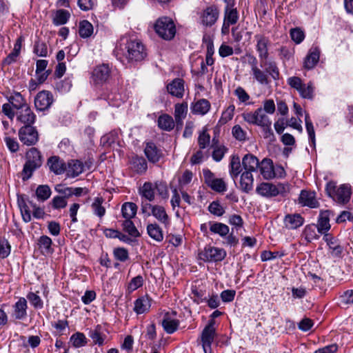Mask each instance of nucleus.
Here are the masks:
<instances>
[{
    "label": "nucleus",
    "mask_w": 353,
    "mask_h": 353,
    "mask_svg": "<svg viewBox=\"0 0 353 353\" xmlns=\"http://www.w3.org/2000/svg\"><path fill=\"white\" fill-rule=\"evenodd\" d=\"M299 200L302 205L308 206L312 208H316L319 205L314 192L302 190Z\"/></svg>",
    "instance_id": "nucleus-18"
},
{
    "label": "nucleus",
    "mask_w": 353,
    "mask_h": 353,
    "mask_svg": "<svg viewBox=\"0 0 353 353\" xmlns=\"http://www.w3.org/2000/svg\"><path fill=\"white\" fill-rule=\"evenodd\" d=\"M9 102L17 111L23 108V105H28L22 95L19 92L10 97Z\"/></svg>",
    "instance_id": "nucleus-48"
},
{
    "label": "nucleus",
    "mask_w": 353,
    "mask_h": 353,
    "mask_svg": "<svg viewBox=\"0 0 353 353\" xmlns=\"http://www.w3.org/2000/svg\"><path fill=\"white\" fill-rule=\"evenodd\" d=\"M209 187L217 192H223L227 189L226 183L222 179H216Z\"/></svg>",
    "instance_id": "nucleus-63"
},
{
    "label": "nucleus",
    "mask_w": 353,
    "mask_h": 353,
    "mask_svg": "<svg viewBox=\"0 0 353 353\" xmlns=\"http://www.w3.org/2000/svg\"><path fill=\"white\" fill-rule=\"evenodd\" d=\"M158 126L160 129L170 132L174 128L175 121L173 118L168 114H163L158 118Z\"/></svg>",
    "instance_id": "nucleus-34"
},
{
    "label": "nucleus",
    "mask_w": 353,
    "mask_h": 353,
    "mask_svg": "<svg viewBox=\"0 0 353 353\" xmlns=\"http://www.w3.org/2000/svg\"><path fill=\"white\" fill-rule=\"evenodd\" d=\"M227 5L224 10V28H230V26L234 25L239 20V12L234 8V1L230 0L225 1Z\"/></svg>",
    "instance_id": "nucleus-9"
},
{
    "label": "nucleus",
    "mask_w": 353,
    "mask_h": 353,
    "mask_svg": "<svg viewBox=\"0 0 353 353\" xmlns=\"http://www.w3.org/2000/svg\"><path fill=\"white\" fill-rule=\"evenodd\" d=\"M184 80L176 78L167 85L169 94L177 98H182L184 94Z\"/></svg>",
    "instance_id": "nucleus-14"
},
{
    "label": "nucleus",
    "mask_w": 353,
    "mask_h": 353,
    "mask_svg": "<svg viewBox=\"0 0 353 353\" xmlns=\"http://www.w3.org/2000/svg\"><path fill=\"white\" fill-rule=\"evenodd\" d=\"M152 299L148 296H143L134 301V310L137 314L148 312L151 307Z\"/></svg>",
    "instance_id": "nucleus-23"
},
{
    "label": "nucleus",
    "mask_w": 353,
    "mask_h": 353,
    "mask_svg": "<svg viewBox=\"0 0 353 353\" xmlns=\"http://www.w3.org/2000/svg\"><path fill=\"white\" fill-rule=\"evenodd\" d=\"M123 230L127 232L130 236L133 237H138L140 234L135 227L134 223L130 219H125L122 223Z\"/></svg>",
    "instance_id": "nucleus-47"
},
{
    "label": "nucleus",
    "mask_w": 353,
    "mask_h": 353,
    "mask_svg": "<svg viewBox=\"0 0 353 353\" xmlns=\"http://www.w3.org/2000/svg\"><path fill=\"white\" fill-rule=\"evenodd\" d=\"M137 211V205L132 202H125L122 205L121 213L125 219H132L135 216Z\"/></svg>",
    "instance_id": "nucleus-39"
},
{
    "label": "nucleus",
    "mask_w": 353,
    "mask_h": 353,
    "mask_svg": "<svg viewBox=\"0 0 353 353\" xmlns=\"http://www.w3.org/2000/svg\"><path fill=\"white\" fill-rule=\"evenodd\" d=\"M219 10L214 6L206 8L201 14V23L205 26H212L214 25L219 17Z\"/></svg>",
    "instance_id": "nucleus-12"
},
{
    "label": "nucleus",
    "mask_w": 353,
    "mask_h": 353,
    "mask_svg": "<svg viewBox=\"0 0 353 353\" xmlns=\"http://www.w3.org/2000/svg\"><path fill=\"white\" fill-rule=\"evenodd\" d=\"M84 170V165L79 160L72 159L68 163L66 167L67 175L70 177H76L81 174Z\"/></svg>",
    "instance_id": "nucleus-26"
},
{
    "label": "nucleus",
    "mask_w": 353,
    "mask_h": 353,
    "mask_svg": "<svg viewBox=\"0 0 353 353\" xmlns=\"http://www.w3.org/2000/svg\"><path fill=\"white\" fill-rule=\"evenodd\" d=\"M256 192L259 195L264 197H273L275 196V185L263 182L259 184L256 188Z\"/></svg>",
    "instance_id": "nucleus-28"
},
{
    "label": "nucleus",
    "mask_w": 353,
    "mask_h": 353,
    "mask_svg": "<svg viewBox=\"0 0 353 353\" xmlns=\"http://www.w3.org/2000/svg\"><path fill=\"white\" fill-rule=\"evenodd\" d=\"M259 163L258 158L252 154H247L242 159L243 172L252 173L257 171Z\"/></svg>",
    "instance_id": "nucleus-17"
},
{
    "label": "nucleus",
    "mask_w": 353,
    "mask_h": 353,
    "mask_svg": "<svg viewBox=\"0 0 353 353\" xmlns=\"http://www.w3.org/2000/svg\"><path fill=\"white\" fill-rule=\"evenodd\" d=\"M325 241L327 242L329 248L331 250L332 255L334 256H340L343 251L342 247L339 245H335L333 239L329 238L327 236H325Z\"/></svg>",
    "instance_id": "nucleus-60"
},
{
    "label": "nucleus",
    "mask_w": 353,
    "mask_h": 353,
    "mask_svg": "<svg viewBox=\"0 0 353 353\" xmlns=\"http://www.w3.org/2000/svg\"><path fill=\"white\" fill-rule=\"evenodd\" d=\"M139 194L148 201H152L155 197L154 184L151 182H145L139 189Z\"/></svg>",
    "instance_id": "nucleus-35"
},
{
    "label": "nucleus",
    "mask_w": 353,
    "mask_h": 353,
    "mask_svg": "<svg viewBox=\"0 0 353 353\" xmlns=\"http://www.w3.org/2000/svg\"><path fill=\"white\" fill-rule=\"evenodd\" d=\"M230 174L231 177L235 180L239 174L242 172V167L241 164L240 158L236 155L231 157L230 162Z\"/></svg>",
    "instance_id": "nucleus-36"
},
{
    "label": "nucleus",
    "mask_w": 353,
    "mask_h": 353,
    "mask_svg": "<svg viewBox=\"0 0 353 353\" xmlns=\"http://www.w3.org/2000/svg\"><path fill=\"white\" fill-rule=\"evenodd\" d=\"M256 50L258 52L260 63L259 64L256 57L248 54V64L251 68V75L254 81L262 85H269L272 79L278 81L280 78V71L277 63L274 61H268L269 46L268 37L263 34L254 36Z\"/></svg>",
    "instance_id": "nucleus-1"
},
{
    "label": "nucleus",
    "mask_w": 353,
    "mask_h": 353,
    "mask_svg": "<svg viewBox=\"0 0 353 353\" xmlns=\"http://www.w3.org/2000/svg\"><path fill=\"white\" fill-rule=\"evenodd\" d=\"M210 142V136L207 132V129L205 128L202 132L199 134L198 137V144L199 145L200 149H205L209 145Z\"/></svg>",
    "instance_id": "nucleus-59"
},
{
    "label": "nucleus",
    "mask_w": 353,
    "mask_h": 353,
    "mask_svg": "<svg viewBox=\"0 0 353 353\" xmlns=\"http://www.w3.org/2000/svg\"><path fill=\"white\" fill-rule=\"evenodd\" d=\"M260 172L265 179H271L275 176L273 162L270 159H264L260 163Z\"/></svg>",
    "instance_id": "nucleus-22"
},
{
    "label": "nucleus",
    "mask_w": 353,
    "mask_h": 353,
    "mask_svg": "<svg viewBox=\"0 0 353 353\" xmlns=\"http://www.w3.org/2000/svg\"><path fill=\"white\" fill-rule=\"evenodd\" d=\"M13 316L18 320L24 319L27 316V301L25 298L21 297L13 305Z\"/></svg>",
    "instance_id": "nucleus-21"
},
{
    "label": "nucleus",
    "mask_w": 353,
    "mask_h": 353,
    "mask_svg": "<svg viewBox=\"0 0 353 353\" xmlns=\"http://www.w3.org/2000/svg\"><path fill=\"white\" fill-rule=\"evenodd\" d=\"M210 108V103L205 99H199L192 104L191 107L192 112L196 114L204 115Z\"/></svg>",
    "instance_id": "nucleus-31"
},
{
    "label": "nucleus",
    "mask_w": 353,
    "mask_h": 353,
    "mask_svg": "<svg viewBox=\"0 0 353 353\" xmlns=\"http://www.w3.org/2000/svg\"><path fill=\"white\" fill-rule=\"evenodd\" d=\"M326 192L328 195L341 204H345L349 202L352 192L350 186L347 184H343L339 187L336 185L333 181H330L326 185Z\"/></svg>",
    "instance_id": "nucleus-4"
},
{
    "label": "nucleus",
    "mask_w": 353,
    "mask_h": 353,
    "mask_svg": "<svg viewBox=\"0 0 353 353\" xmlns=\"http://www.w3.org/2000/svg\"><path fill=\"white\" fill-rule=\"evenodd\" d=\"M16 115L17 120L24 125H32L36 120V115L28 105H23V108L18 110Z\"/></svg>",
    "instance_id": "nucleus-11"
},
{
    "label": "nucleus",
    "mask_w": 353,
    "mask_h": 353,
    "mask_svg": "<svg viewBox=\"0 0 353 353\" xmlns=\"http://www.w3.org/2000/svg\"><path fill=\"white\" fill-rule=\"evenodd\" d=\"M256 125L259 126H267L271 125L272 122L266 115L263 108H259L255 110Z\"/></svg>",
    "instance_id": "nucleus-45"
},
{
    "label": "nucleus",
    "mask_w": 353,
    "mask_h": 353,
    "mask_svg": "<svg viewBox=\"0 0 353 353\" xmlns=\"http://www.w3.org/2000/svg\"><path fill=\"white\" fill-rule=\"evenodd\" d=\"M89 336L92 340L94 344L102 345L104 343V340L106 338L105 334L102 332V327L98 325L97 327L90 331Z\"/></svg>",
    "instance_id": "nucleus-37"
},
{
    "label": "nucleus",
    "mask_w": 353,
    "mask_h": 353,
    "mask_svg": "<svg viewBox=\"0 0 353 353\" xmlns=\"http://www.w3.org/2000/svg\"><path fill=\"white\" fill-rule=\"evenodd\" d=\"M114 52L119 59L123 57L131 63L141 61L147 56L146 48L141 41L128 34L120 38Z\"/></svg>",
    "instance_id": "nucleus-2"
},
{
    "label": "nucleus",
    "mask_w": 353,
    "mask_h": 353,
    "mask_svg": "<svg viewBox=\"0 0 353 353\" xmlns=\"http://www.w3.org/2000/svg\"><path fill=\"white\" fill-rule=\"evenodd\" d=\"M27 299L34 308L41 309L43 307V301L37 293L29 292Z\"/></svg>",
    "instance_id": "nucleus-57"
},
{
    "label": "nucleus",
    "mask_w": 353,
    "mask_h": 353,
    "mask_svg": "<svg viewBox=\"0 0 353 353\" xmlns=\"http://www.w3.org/2000/svg\"><path fill=\"white\" fill-rule=\"evenodd\" d=\"M36 195L39 200H47L51 195L50 187L47 185H39L36 190Z\"/></svg>",
    "instance_id": "nucleus-51"
},
{
    "label": "nucleus",
    "mask_w": 353,
    "mask_h": 353,
    "mask_svg": "<svg viewBox=\"0 0 353 353\" xmlns=\"http://www.w3.org/2000/svg\"><path fill=\"white\" fill-rule=\"evenodd\" d=\"M302 98L312 99L314 97V87L313 83L310 81L307 84L303 83V86L297 90Z\"/></svg>",
    "instance_id": "nucleus-43"
},
{
    "label": "nucleus",
    "mask_w": 353,
    "mask_h": 353,
    "mask_svg": "<svg viewBox=\"0 0 353 353\" xmlns=\"http://www.w3.org/2000/svg\"><path fill=\"white\" fill-rule=\"evenodd\" d=\"M154 184L155 190L157 191L159 196H161L163 199H166L168 197V190L165 182L157 181Z\"/></svg>",
    "instance_id": "nucleus-62"
},
{
    "label": "nucleus",
    "mask_w": 353,
    "mask_h": 353,
    "mask_svg": "<svg viewBox=\"0 0 353 353\" xmlns=\"http://www.w3.org/2000/svg\"><path fill=\"white\" fill-rule=\"evenodd\" d=\"M332 214L330 210L321 212L316 225L319 233H325L330 229V216Z\"/></svg>",
    "instance_id": "nucleus-24"
},
{
    "label": "nucleus",
    "mask_w": 353,
    "mask_h": 353,
    "mask_svg": "<svg viewBox=\"0 0 353 353\" xmlns=\"http://www.w3.org/2000/svg\"><path fill=\"white\" fill-rule=\"evenodd\" d=\"M101 98L106 100L112 106H119L122 103L121 94L116 92H112L108 88L102 94Z\"/></svg>",
    "instance_id": "nucleus-32"
},
{
    "label": "nucleus",
    "mask_w": 353,
    "mask_h": 353,
    "mask_svg": "<svg viewBox=\"0 0 353 353\" xmlns=\"http://www.w3.org/2000/svg\"><path fill=\"white\" fill-rule=\"evenodd\" d=\"M131 168L138 174H144L148 169V163L143 157L134 156L130 161Z\"/></svg>",
    "instance_id": "nucleus-29"
},
{
    "label": "nucleus",
    "mask_w": 353,
    "mask_h": 353,
    "mask_svg": "<svg viewBox=\"0 0 353 353\" xmlns=\"http://www.w3.org/2000/svg\"><path fill=\"white\" fill-rule=\"evenodd\" d=\"M147 232L150 238L157 242H161L163 240V230L157 223L148 224Z\"/></svg>",
    "instance_id": "nucleus-33"
},
{
    "label": "nucleus",
    "mask_w": 353,
    "mask_h": 353,
    "mask_svg": "<svg viewBox=\"0 0 353 353\" xmlns=\"http://www.w3.org/2000/svg\"><path fill=\"white\" fill-rule=\"evenodd\" d=\"M283 221L286 228L294 230L303 224L304 219L299 214H289L285 216Z\"/></svg>",
    "instance_id": "nucleus-19"
},
{
    "label": "nucleus",
    "mask_w": 353,
    "mask_h": 353,
    "mask_svg": "<svg viewBox=\"0 0 353 353\" xmlns=\"http://www.w3.org/2000/svg\"><path fill=\"white\" fill-rule=\"evenodd\" d=\"M320 57V50L317 47L312 48L304 61V68L310 70L312 69L319 62Z\"/></svg>",
    "instance_id": "nucleus-27"
},
{
    "label": "nucleus",
    "mask_w": 353,
    "mask_h": 353,
    "mask_svg": "<svg viewBox=\"0 0 353 353\" xmlns=\"http://www.w3.org/2000/svg\"><path fill=\"white\" fill-rule=\"evenodd\" d=\"M19 140L26 145H34L39 140V134L32 125H23L19 130Z\"/></svg>",
    "instance_id": "nucleus-7"
},
{
    "label": "nucleus",
    "mask_w": 353,
    "mask_h": 353,
    "mask_svg": "<svg viewBox=\"0 0 353 353\" xmlns=\"http://www.w3.org/2000/svg\"><path fill=\"white\" fill-rule=\"evenodd\" d=\"M33 52L39 57H47L48 47L46 43L40 41H36L34 46Z\"/></svg>",
    "instance_id": "nucleus-54"
},
{
    "label": "nucleus",
    "mask_w": 353,
    "mask_h": 353,
    "mask_svg": "<svg viewBox=\"0 0 353 353\" xmlns=\"http://www.w3.org/2000/svg\"><path fill=\"white\" fill-rule=\"evenodd\" d=\"M188 113V103H176L174 105V119L176 126L181 128L183 125V121L186 117Z\"/></svg>",
    "instance_id": "nucleus-25"
},
{
    "label": "nucleus",
    "mask_w": 353,
    "mask_h": 353,
    "mask_svg": "<svg viewBox=\"0 0 353 353\" xmlns=\"http://www.w3.org/2000/svg\"><path fill=\"white\" fill-rule=\"evenodd\" d=\"M144 153L148 161L152 163L158 162L163 157L161 150L153 142L146 143Z\"/></svg>",
    "instance_id": "nucleus-13"
},
{
    "label": "nucleus",
    "mask_w": 353,
    "mask_h": 353,
    "mask_svg": "<svg viewBox=\"0 0 353 353\" xmlns=\"http://www.w3.org/2000/svg\"><path fill=\"white\" fill-rule=\"evenodd\" d=\"M234 110L235 107L234 105H229L227 109L223 112L219 120V124L224 125L230 121L233 118Z\"/></svg>",
    "instance_id": "nucleus-53"
},
{
    "label": "nucleus",
    "mask_w": 353,
    "mask_h": 353,
    "mask_svg": "<svg viewBox=\"0 0 353 353\" xmlns=\"http://www.w3.org/2000/svg\"><path fill=\"white\" fill-rule=\"evenodd\" d=\"M228 150V149L224 145L214 146L212 159L216 162L221 161Z\"/></svg>",
    "instance_id": "nucleus-55"
},
{
    "label": "nucleus",
    "mask_w": 353,
    "mask_h": 353,
    "mask_svg": "<svg viewBox=\"0 0 353 353\" xmlns=\"http://www.w3.org/2000/svg\"><path fill=\"white\" fill-rule=\"evenodd\" d=\"M49 169L56 175H60L66 170V165L63 160L57 156H52L48 159Z\"/></svg>",
    "instance_id": "nucleus-15"
},
{
    "label": "nucleus",
    "mask_w": 353,
    "mask_h": 353,
    "mask_svg": "<svg viewBox=\"0 0 353 353\" xmlns=\"http://www.w3.org/2000/svg\"><path fill=\"white\" fill-rule=\"evenodd\" d=\"M5 143L9 150V151L12 153H15L19 150V144L18 141L14 138H12L6 134L4 137Z\"/></svg>",
    "instance_id": "nucleus-56"
},
{
    "label": "nucleus",
    "mask_w": 353,
    "mask_h": 353,
    "mask_svg": "<svg viewBox=\"0 0 353 353\" xmlns=\"http://www.w3.org/2000/svg\"><path fill=\"white\" fill-rule=\"evenodd\" d=\"M70 16V14L68 10H59L53 19V23L56 26L63 25L67 23Z\"/></svg>",
    "instance_id": "nucleus-46"
},
{
    "label": "nucleus",
    "mask_w": 353,
    "mask_h": 353,
    "mask_svg": "<svg viewBox=\"0 0 353 353\" xmlns=\"http://www.w3.org/2000/svg\"><path fill=\"white\" fill-rule=\"evenodd\" d=\"M210 230L214 234H217L221 236H225L229 234V227L222 223L209 222Z\"/></svg>",
    "instance_id": "nucleus-38"
},
{
    "label": "nucleus",
    "mask_w": 353,
    "mask_h": 353,
    "mask_svg": "<svg viewBox=\"0 0 353 353\" xmlns=\"http://www.w3.org/2000/svg\"><path fill=\"white\" fill-rule=\"evenodd\" d=\"M111 70L108 64H102L94 68L92 72V79L95 84L107 81L110 77Z\"/></svg>",
    "instance_id": "nucleus-10"
},
{
    "label": "nucleus",
    "mask_w": 353,
    "mask_h": 353,
    "mask_svg": "<svg viewBox=\"0 0 353 353\" xmlns=\"http://www.w3.org/2000/svg\"><path fill=\"white\" fill-rule=\"evenodd\" d=\"M104 199L101 196L94 198V201L91 205L92 210L96 216L102 218L105 214V208L103 206Z\"/></svg>",
    "instance_id": "nucleus-40"
},
{
    "label": "nucleus",
    "mask_w": 353,
    "mask_h": 353,
    "mask_svg": "<svg viewBox=\"0 0 353 353\" xmlns=\"http://www.w3.org/2000/svg\"><path fill=\"white\" fill-rule=\"evenodd\" d=\"M216 336V330L203 329L201 335V344L205 353H212L211 345Z\"/></svg>",
    "instance_id": "nucleus-16"
},
{
    "label": "nucleus",
    "mask_w": 353,
    "mask_h": 353,
    "mask_svg": "<svg viewBox=\"0 0 353 353\" xmlns=\"http://www.w3.org/2000/svg\"><path fill=\"white\" fill-rule=\"evenodd\" d=\"M199 255V258L205 262H219L225 258L226 252L223 248L208 245Z\"/></svg>",
    "instance_id": "nucleus-6"
},
{
    "label": "nucleus",
    "mask_w": 353,
    "mask_h": 353,
    "mask_svg": "<svg viewBox=\"0 0 353 353\" xmlns=\"http://www.w3.org/2000/svg\"><path fill=\"white\" fill-rule=\"evenodd\" d=\"M114 258L121 261L125 262L129 259V254L127 249L124 248H116L113 250Z\"/></svg>",
    "instance_id": "nucleus-58"
},
{
    "label": "nucleus",
    "mask_w": 353,
    "mask_h": 353,
    "mask_svg": "<svg viewBox=\"0 0 353 353\" xmlns=\"http://www.w3.org/2000/svg\"><path fill=\"white\" fill-rule=\"evenodd\" d=\"M233 137L239 141H245L247 139V133L239 125H235L232 129Z\"/></svg>",
    "instance_id": "nucleus-61"
},
{
    "label": "nucleus",
    "mask_w": 353,
    "mask_h": 353,
    "mask_svg": "<svg viewBox=\"0 0 353 353\" xmlns=\"http://www.w3.org/2000/svg\"><path fill=\"white\" fill-rule=\"evenodd\" d=\"M38 245L43 253L52 254L54 252V249L52 247V239L46 235L40 236L38 241Z\"/></svg>",
    "instance_id": "nucleus-42"
},
{
    "label": "nucleus",
    "mask_w": 353,
    "mask_h": 353,
    "mask_svg": "<svg viewBox=\"0 0 353 353\" xmlns=\"http://www.w3.org/2000/svg\"><path fill=\"white\" fill-rule=\"evenodd\" d=\"M161 325L165 332L172 334L178 329L179 321L165 316L162 321Z\"/></svg>",
    "instance_id": "nucleus-41"
},
{
    "label": "nucleus",
    "mask_w": 353,
    "mask_h": 353,
    "mask_svg": "<svg viewBox=\"0 0 353 353\" xmlns=\"http://www.w3.org/2000/svg\"><path fill=\"white\" fill-rule=\"evenodd\" d=\"M26 161L23 165L22 179L23 181L29 179L33 172L39 168L43 163L41 152L36 148H31L26 154Z\"/></svg>",
    "instance_id": "nucleus-3"
},
{
    "label": "nucleus",
    "mask_w": 353,
    "mask_h": 353,
    "mask_svg": "<svg viewBox=\"0 0 353 353\" xmlns=\"http://www.w3.org/2000/svg\"><path fill=\"white\" fill-rule=\"evenodd\" d=\"M151 215L154 216L159 221L164 224L165 226L170 224L169 216L165 208L161 205H154V208H152Z\"/></svg>",
    "instance_id": "nucleus-30"
},
{
    "label": "nucleus",
    "mask_w": 353,
    "mask_h": 353,
    "mask_svg": "<svg viewBox=\"0 0 353 353\" xmlns=\"http://www.w3.org/2000/svg\"><path fill=\"white\" fill-rule=\"evenodd\" d=\"M208 210L214 215L221 216L225 213V210L218 201L212 202L209 207Z\"/></svg>",
    "instance_id": "nucleus-64"
},
{
    "label": "nucleus",
    "mask_w": 353,
    "mask_h": 353,
    "mask_svg": "<svg viewBox=\"0 0 353 353\" xmlns=\"http://www.w3.org/2000/svg\"><path fill=\"white\" fill-rule=\"evenodd\" d=\"M154 29L158 35L165 40L172 39L176 34L174 21L169 17L159 18L155 23Z\"/></svg>",
    "instance_id": "nucleus-5"
},
{
    "label": "nucleus",
    "mask_w": 353,
    "mask_h": 353,
    "mask_svg": "<svg viewBox=\"0 0 353 353\" xmlns=\"http://www.w3.org/2000/svg\"><path fill=\"white\" fill-rule=\"evenodd\" d=\"M53 101L54 99L52 93L49 91L43 90L36 95L34 105L37 110L45 111L50 108Z\"/></svg>",
    "instance_id": "nucleus-8"
},
{
    "label": "nucleus",
    "mask_w": 353,
    "mask_h": 353,
    "mask_svg": "<svg viewBox=\"0 0 353 353\" xmlns=\"http://www.w3.org/2000/svg\"><path fill=\"white\" fill-rule=\"evenodd\" d=\"M254 178L252 173L243 172L239 181V188L245 193H250L253 190Z\"/></svg>",
    "instance_id": "nucleus-20"
},
{
    "label": "nucleus",
    "mask_w": 353,
    "mask_h": 353,
    "mask_svg": "<svg viewBox=\"0 0 353 353\" xmlns=\"http://www.w3.org/2000/svg\"><path fill=\"white\" fill-rule=\"evenodd\" d=\"M117 139L118 136L117 132H111L101 137V143L105 148H110L116 143Z\"/></svg>",
    "instance_id": "nucleus-52"
},
{
    "label": "nucleus",
    "mask_w": 353,
    "mask_h": 353,
    "mask_svg": "<svg viewBox=\"0 0 353 353\" xmlns=\"http://www.w3.org/2000/svg\"><path fill=\"white\" fill-rule=\"evenodd\" d=\"M70 342L75 347H80L87 344V339L84 334L77 332L70 337Z\"/></svg>",
    "instance_id": "nucleus-49"
},
{
    "label": "nucleus",
    "mask_w": 353,
    "mask_h": 353,
    "mask_svg": "<svg viewBox=\"0 0 353 353\" xmlns=\"http://www.w3.org/2000/svg\"><path fill=\"white\" fill-rule=\"evenodd\" d=\"M18 205L21 210L23 220L28 223L31 220V214L29 208L23 198L18 199Z\"/></svg>",
    "instance_id": "nucleus-50"
},
{
    "label": "nucleus",
    "mask_w": 353,
    "mask_h": 353,
    "mask_svg": "<svg viewBox=\"0 0 353 353\" xmlns=\"http://www.w3.org/2000/svg\"><path fill=\"white\" fill-rule=\"evenodd\" d=\"M93 26L91 23L87 20H83L79 23V33L81 37H90L93 33Z\"/></svg>",
    "instance_id": "nucleus-44"
}]
</instances>
